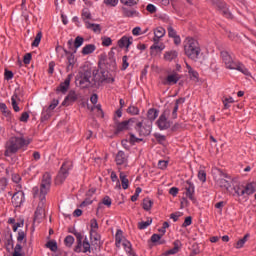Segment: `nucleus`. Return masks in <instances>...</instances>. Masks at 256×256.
Returning <instances> with one entry per match:
<instances>
[{
    "instance_id": "1",
    "label": "nucleus",
    "mask_w": 256,
    "mask_h": 256,
    "mask_svg": "<svg viewBox=\"0 0 256 256\" xmlns=\"http://www.w3.org/2000/svg\"><path fill=\"white\" fill-rule=\"evenodd\" d=\"M49 189H51V174L46 172L42 177L40 187L35 186L32 189L33 197H38L40 200L34 214L35 221H40V219L45 217V196L49 193Z\"/></svg>"
},
{
    "instance_id": "2",
    "label": "nucleus",
    "mask_w": 256,
    "mask_h": 256,
    "mask_svg": "<svg viewBox=\"0 0 256 256\" xmlns=\"http://www.w3.org/2000/svg\"><path fill=\"white\" fill-rule=\"evenodd\" d=\"M31 143V138H25L23 136H13L6 143V150L4 152L5 157H11L18 151H27Z\"/></svg>"
},
{
    "instance_id": "3",
    "label": "nucleus",
    "mask_w": 256,
    "mask_h": 256,
    "mask_svg": "<svg viewBox=\"0 0 256 256\" xmlns=\"http://www.w3.org/2000/svg\"><path fill=\"white\" fill-rule=\"evenodd\" d=\"M221 57L226 69L240 71V73H243V75H250L249 70L245 68V65L239 61L233 60L229 52L222 51Z\"/></svg>"
},
{
    "instance_id": "4",
    "label": "nucleus",
    "mask_w": 256,
    "mask_h": 256,
    "mask_svg": "<svg viewBox=\"0 0 256 256\" xmlns=\"http://www.w3.org/2000/svg\"><path fill=\"white\" fill-rule=\"evenodd\" d=\"M184 53L189 57V59H192L193 61L199 59V55H201L199 42L191 37H187L184 40Z\"/></svg>"
},
{
    "instance_id": "5",
    "label": "nucleus",
    "mask_w": 256,
    "mask_h": 256,
    "mask_svg": "<svg viewBox=\"0 0 256 256\" xmlns=\"http://www.w3.org/2000/svg\"><path fill=\"white\" fill-rule=\"evenodd\" d=\"M96 77L97 76L93 77L91 71H85L79 74L77 81L82 89H87V87H91L97 83Z\"/></svg>"
},
{
    "instance_id": "6",
    "label": "nucleus",
    "mask_w": 256,
    "mask_h": 256,
    "mask_svg": "<svg viewBox=\"0 0 256 256\" xmlns=\"http://www.w3.org/2000/svg\"><path fill=\"white\" fill-rule=\"evenodd\" d=\"M72 167H73V162H71V160H66L62 164L60 171L56 177L57 185L63 183L65 181V179H67V177H69V171H71Z\"/></svg>"
},
{
    "instance_id": "7",
    "label": "nucleus",
    "mask_w": 256,
    "mask_h": 256,
    "mask_svg": "<svg viewBox=\"0 0 256 256\" xmlns=\"http://www.w3.org/2000/svg\"><path fill=\"white\" fill-rule=\"evenodd\" d=\"M171 112L169 110H165L159 117L156 122V125L160 131H166V129H170L173 125V122L169 120V114Z\"/></svg>"
},
{
    "instance_id": "8",
    "label": "nucleus",
    "mask_w": 256,
    "mask_h": 256,
    "mask_svg": "<svg viewBox=\"0 0 256 256\" xmlns=\"http://www.w3.org/2000/svg\"><path fill=\"white\" fill-rule=\"evenodd\" d=\"M214 5L217 7V9H219L220 13L226 17V19H232L233 14H231V11H229V8L225 2L221 0H215Z\"/></svg>"
},
{
    "instance_id": "9",
    "label": "nucleus",
    "mask_w": 256,
    "mask_h": 256,
    "mask_svg": "<svg viewBox=\"0 0 256 256\" xmlns=\"http://www.w3.org/2000/svg\"><path fill=\"white\" fill-rule=\"evenodd\" d=\"M135 130L139 133L140 137H147V135H151V125L144 126L142 122L136 123Z\"/></svg>"
},
{
    "instance_id": "10",
    "label": "nucleus",
    "mask_w": 256,
    "mask_h": 256,
    "mask_svg": "<svg viewBox=\"0 0 256 256\" xmlns=\"http://www.w3.org/2000/svg\"><path fill=\"white\" fill-rule=\"evenodd\" d=\"M181 79V75L176 71L169 73L164 79V85H177V82Z\"/></svg>"
},
{
    "instance_id": "11",
    "label": "nucleus",
    "mask_w": 256,
    "mask_h": 256,
    "mask_svg": "<svg viewBox=\"0 0 256 256\" xmlns=\"http://www.w3.org/2000/svg\"><path fill=\"white\" fill-rule=\"evenodd\" d=\"M133 123H135V119L125 120L116 125V133H121L123 131H127L133 127Z\"/></svg>"
},
{
    "instance_id": "12",
    "label": "nucleus",
    "mask_w": 256,
    "mask_h": 256,
    "mask_svg": "<svg viewBox=\"0 0 256 256\" xmlns=\"http://www.w3.org/2000/svg\"><path fill=\"white\" fill-rule=\"evenodd\" d=\"M185 195L190 199V201L195 202V185L191 181H186L185 185Z\"/></svg>"
},
{
    "instance_id": "13",
    "label": "nucleus",
    "mask_w": 256,
    "mask_h": 256,
    "mask_svg": "<svg viewBox=\"0 0 256 256\" xmlns=\"http://www.w3.org/2000/svg\"><path fill=\"white\" fill-rule=\"evenodd\" d=\"M77 99H79V95L77 94V92L71 90L62 102V106L69 107V105H73V103H75Z\"/></svg>"
},
{
    "instance_id": "14",
    "label": "nucleus",
    "mask_w": 256,
    "mask_h": 256,
    "mask_svg": "<svg viewBox=\"0 0 256 256\" xmlns=\"http://www.w3.org/2000/svg\"><path fill=\"white\" fill-rule=\"evenodd\" d=\"M12 203L16 207H21L23 203H25V192L24 191H18L12 196Z\"/></svg>"
},
{
    "instance_id": "15",
    "label": "nucleus",
    "mask_w": 256,
    "mask_h": 256,
    "mask_svg": "<svg viewBox=\"0 0 256 256\" xmlns=\"http://www.w3.org/2000/svg\"><path fill=\"white\" fill-rule=\"evenodd\" d=\"M90 239L93 241H99V236H97V229H99V224L97 223V219H92L90 221Z\"/></svg>"
},
{
    "instance_id": "16",
    "label": "nucleus",
    "mask_w": 256,
    "mask_h": 256,
    "mask_svg": "<svg viewBox=\"0 0 256 256\" xmlns=\"http://www.w3.org/2000/svg\"><path fill=\"white\" fill-rule=\"evenodd\" d=\"M65 55L67 59V71H71L73 67H75V63H77V58H75V54L65 50Z\"/></svg>"
},
{
    "instance_id": "17",
    "label": "nucleus",
    "mask_w": 256,
    "mask_h": 256,
    "mask_svg": "<svg viewBox=\"0 0 256 256\" xmlns=\"http://www.w3.org/2000/svg\"><path fill=\"white\" fill-rule=\"evenodd\" d=\"M73 78V75L69 74L64 82H62L59 87L57 88V91H60V93H65L66 91H69V86L71 85V79Z\"/></svg>"
},
{
    "instance_id": "18",
    "label": "nucleus",
    "mask_w": 256,
    "mask_h": 256,
    "mask_svg": "<svg viewBox=\"0 0 256 256\" xmlns=\"http://www.w3.org/2000/svg\"><path fill=\"white\" fill-rule=\"evenodd\" d=\"M127 159V154L120 150L115 156V163L116 165H127Z\"/></svg>"
},
{
    "instance_id": "19",
    "label": "nucleus",
    "mask_w": 256,
    "mask_h": 256,
    "mask_svg": "<svg viewBox=\"0 0 256 256\" xmlns=\"http://www.w3.org/2000/svg\"><path fill=\"white\" fill-rule=\"evenodd\" d=\"M133 44V37L131 36H123L118 41V46L123 49V47H126V49H129V46Z\"/></svg>"
},
{
    "instance_id": "20",
    "label": "nucleus",
    "mask_w": 256,
    "mask_h": 256,
    "mask_svg": "<svg viewBox=\"0 0 256 256\" xmlns=\"http://www.w3.org/2000/svg\"><path fill=\"white\" fill-rule=\"evenodd\" d=\"M179 57V52L177 50H169L164 53V61H175Z\"/></svg>"
},
{
    "instance_id": "21",
    "label": "nucleus",
    "mask_w": 256,
    "mask_h": 256,
    "mask_svg": "<svg viewBox=\"0 0 256 256\" xmlns=\"http://www.w3.org/2000/svg\"><path fill=\"white\" fill-rule=\"evenodd\" d=\"M165 33H166L165 28L157 27L154 30V38H153L154 43H159V40L165 37Z\"/></svg>"
},
{
    "instance_id": "22",
    "label": "nucleus",
    "mask_w": 256,
    "mask_h": 256,
    "mask_svg": "<svg viewBox=\"0 0 256 256\" xmlns=\"http://www.w3.org/2000/svg\"><path fill=\"white\" fill-rule=\"evenodd\" d=\"M122 247H124V251L130 255V256H137L135 255V252H133V245L131 244V242L127 239H124L122 241Z\"/></svg>"
},
{
    "instance_id": "23",
    "label": "nucleus",
    "mask_w": 256,
    "mask_h": 256,
    "mask_svg": "<svg viewBox=\"0 0 256 256\" xmlns=\"http://www.w3.org/2000/svg\"><path fill=\"white\" fill-rule=\"evenodd\" d=\"M73 234L75 235L76 239H77V245L74 248V251L76 253H81V245L83 242V234H81V232H73Z\"/></svg>"
},
{
    "instance_id": "24",
    "label": "nucleus",
    "mask_w": 256,
    "mask_h": 256,
    "mask_svg": "<svg viewBox=\"0 0 256 256\" xmlns=\"http://www.w3.org/2000/svg\"><path fill=\"white\" fill-rule=\"evenodd\" d=\"M85 27H86V29L93 31V33H96L98 35L101 33V25L100 24L86 22Z\"/></svg>"
},
{
    "instance_id": "25",
    "label": "nucleus",
    "mask_w": 256,
    "mask_h": 256,
    "mask_svg": "<svg viewBox=\"0 0 256 256\" xmlns=\"http://www.w3.org/2000/svg\"><path fill=\"white\" fill-rule=\"evenodd\" d=\"M122 15L124 17H139V12L135 9L122 8Z\"/></svg>"
},
{
    "instance_id": "26",
    "label": "nucleus",
    "mask_w": 256,
    "mask_h": 256,
    "mask_svg": "<svg viewBox=\"0 0 256 256\" xmlns=\"http://www.w3.org/2000/svg\"><path fill=\"white\" fill-rule=\"evenodd\" d=\"M185 103V98H179L176 100L173 110H172V119H177V112L179 111V105Z\"/></svg>"
},
{
    "instance_id": "27",
    "label": "nucleus",
    "mask_w": 256,
    "mask_h": 256,
    "mask_svg": "<svg viewBox=\"0 0 256 256\" xmlns=\"http://www.w3.org/2000/svg\"><path fill=\"white\" fill-rule=\"evenodd\" d=\"M143 141L141 138H137L134 134H130L126 140L122 141V145H126V143H130L131 145H135V143H139Z\"/></svg>"
},
{
    "instance_id": "28",
    "label": "nucleus",
    "mask_w": 256,
    "mask_h": 256,
    "mask_svg": "<svg viewBox=\"0 0 256 256\" xmlns=\"http://www.w3.org/2000/svg\"><path fill=\"white\" fill-rule=\"evenodd\" d=\"M123 241H125V239H123V231L117 230L115 235V245L118 249L121 248V243H123Z\"/></svg>"
},
{
    "instance_id": "29",
    "label": "nucleus",
    "mask_w": 256,
    "mask_h": 256,
    "mask_svg": "<svg viewBox=\"0 0 256 256\" xmlns=\"http://www.w3.org/2000/svg\"><path fill=\"white\" fill-rule=\"evenodd\" d=\"M57 105H59V100H53L51 102V104L49 105L46 114H44V119H49V117H51V111H53V109H55V107H57Z\"/></svg>"
},
{
    "instance_id": "30",
    "label": "nucleus",
    "mask_w": 256,
    "mask_h": 256,
    "mask_svg": "<svg viewBox=\"0 0 256 256\" xmlns=\"http://www.w3.org/2000/svg\"><path fill=\"white\" fill-rule=\"evenodd\" d=\"M81 18L85 25H87V23H90L89 20L92 19V16H91V12L89 11V9L85 8L82 10Z\"/></svg>"
},
{
    "instance_id": "31",
    "label": "nucleus",
    "mask_w": 256,
    "mask_h": 256,
    "mask_svg": "<svg viewBox=\"0 0 256 256\" xmlns=\"http://www.w3.org/2000/svg\"><path fill=\"white\" fill-rule=\"evenodd\" d=\"M163 234H153L151 236L152 243H157V245H164L165 240L161 239Z\"/></svg>"
},
{
    "instance_id": "32",
    "label": "nucleus",
    "mask_w": 256,
    "mask_h": 256,
    "mask_svg": "<svg viewBox=\"0 0 256 256\" xmlns=\"http://www.w3.org/2000/svg\"><path fill=\"white\" fill-rule=\"evenodd\" d=\"M95 49H97V47H95L94 44H88L83 47L82 54L83 55H91V53H93L95 51Z\"/></svg>"
},
{
    "instance_id": "33",
    "label": "nucleus",
    "mask_w": 256,
    "mask_h": 256,
    "mask_svg": "<svg viewBox=\"0 0 256 256\" xmlns=\"http://www.w3.org/2000/svg\"><path fill=\"white\" fill-rule=\"evenodd\" d=\"M81 253H91V244H89V240H87V238L82 242Z\"/></svg>"
},
{
    "instance_id": "34",
    "label": "nucleus",
    "mask_w": 256,
    "mask_h": 256,
    "mask_svg": "<svg viewBox=\"0 0 256 256\" xmlns=\"http://www.w3.org/2000/svg\"><path fill=\"white\" fill-rule=\"evenodd\" d=\"M120 181L123 189H129V179H127V175L124 172H120Z\"/></svg>"
},
{
    "instance_id": "35",
    "label": "nucleus",
    "mask_w": 256,
    "mask_h": 256,
    "mask_svg": "<svg viewBox=\"0 0 256 256\" xmlns=\"http://www.w3.org/2000/svg\"><path fill=\"white\" fill-rule=\"evenodd\" d=\"M17 241H18L17 244L21 245L23 243V245H25V243H27V234H25V232L23 231H19L17 236Z\"/></svg>"
},
{
    "instance_id": "36",
    "label": "nucleus",
    "mask_w": 256,
    "mask_h": 256,
    "mask_svg": "<svg viewBox=\"0 0 256 256\" xmlns=\"http://www.w3.org/2000/svg\"><path fill=\"white\" fill-rule=\"evenodd\" d=\"M158 116H159V112H157L156 109H149L148 112H147V118L150 121H155Z\"/></svg>"
},
{
    "instance_id": "37",
    "label": "nucleus",
    "mask_w": 256,
    "mask_h": 256,
    "mask_svg": "<svg viewBox=\"0 0 256 256\" xmlns=\"http://www.w3.org/2000/svg\"><path fill=\"white\" fill-rule=\"evenodd\" d=\"M142 207L145 211H151V208L153 207V202L149 198H145L142 203Z\"/></svg>"
},
{
    "instance_id": "38",
    "label": "nucleus",
    "mask_w": 256,
    "mask_h": 256,
    "mask_svg": "<svg viewBox=\"0 0 256 256\" xmlns=\"http://www.w3.org/2000/svg\"><path fill=\"white\" fill-rule=\"evenodd\" d=\"M253 193H255V186H253L252 183L247 184L244 187V194L245 195H253Z\"/></svg>"
},
{
    "instance_id": "39",
    "label": "nucleus",
    "mask_w": 256,
    "mask_h": 256,
    "mask_svg": "<svg viewBox=\"0 0 256 256\" xmlns=\"http://www.w3.org/2000/svg\"><path fill=\"white\" fill-rule=\"evenodd\" d=\"M249 239V234H246L243 238H241L240 240H238V242L236 243V249H242V247L245 245V243H247V240Z\"/></svg>"
},
{
    "instance_id": "40",
    "label": "nucleus",
    "mask_w": 256,
    "mask_h": 256,
    "mask_svg": "<svg viewBox=\"0 0 256 256\" xmlns=\"http://www.w3.org/2000/svg\"><path fill=\"white\" fill-rule=\"evenodd\" d=\"M151 223H153L152 219H148L147 221H142L138 223V229H147V227H149V225H151Z\"/></svg>"
},
{
    "instance_id": "41",
    "label": "nucleus",
    "mask_w": 256,
    "mask_h": 256,
    "mask_svg": "<svg viewBox=\"0 0 256 256\" xmlns=\"http://www.w3.org/2000/svg\"><path fill=\"white\" fill-rule=\"evenodd\" d=\"M64 243H65L66 247H72L73 244L75 243V238L71 235H68L64 239Z\"/></svg>"
},
{
    "instance_id": "42",
    "label": "nucleus",
    "mask_w": 256,
    "mask_h": 256,
    "mask_svg": "<svg viewBox=\"0 0 256 256\" xmlns=\"http://www.w3.org/2000/svg\"><path fill=\"white\" fill-rule=\"evenodd\" d=\"M231 103H235V100L233 99V97L224 98L223 99L224 109H229V107H231Z\"/></svg>"
},
{
    "instance_id": "43",
    "label": "nucleus",
    "mask_w": 256,
    "mask_h": 256,
    "mask_svg": "<svg viewBox=\"0 0 256 256\" xmlns=\"http://www.w3.org/2000/svg\"><path fill=\"white\" fill-rule=\"evenodd\" d=\"M42 37H43V34L41 32H38L34 41L32 42V47H39Z\"/></svg>"
},
{
    "instance_id": "44",
    "label": "nucleus",
    "mask_w": 256,
    "mask_h": 256,
    "mask_svg": "<svg viewBox=\"0 0 256 256\" xmlns=\"http://www.w3.org/2000/svg\"><path fill=\"white\" fill-rule=\"evenodd\" d=\"M21 251H23V246H21V244H16L12 256H23Z\"/></svg>"
},
{
    "instance_id": "45",
    "label": "nucleus",
    "mask_w": 256,
    "mask_h": 256,
    "mask_svg": "<svg viewBox=\"0 0 256 256\" xmlns=\"http://www.w3.org/2000/svg\"><path fill=\"white\" fill-rule=\"evenodd\" d=\"M12 101V107L16 113H19L21 109L19 108V105H17V96H12L11 97Z\"/></svg>"
},
{
    "instance_id": "46",
    "label": "nucleus",
    "mask_w": 256,
    "mask_h": 256,
    "mask_svg": "<svg viewBox=\"0 0 256 256\" xmlns=\"http://www.w3.org/2000/svg\"><path fill=\"white\" fill-rule=\"evenodd\" d=\"M113 40L110 37L104 36L102 37V45L103 47H111Z\"/></svg>"
},
{
    "instance_id": "47",
    "label": "nucleus",
    "mask_w": 256,
    "mask_h": 256,
    "mask_svg": "<svg viewBox=\"0 0 256 256\" xmlns=\"http://www.w3.org/2000/svg\"><path fill=\"white\" fill-rule=\"evenodd\" d=\"M187 70L189 75H191V77H193L194 79H197V77H199V73H197V71L193 70V68L189 65L186 64Z\"/></svg>"
},
{
    "instance_id": "48",
    "label": "nucleus",
    "mask_w": 256,
    "mask_h": 256,
    "mask_svg": "<svg viewBox=\"0 0 256 256\" xmlns=\"http://www.w3.org/2000/svg\"><path fill=\"white\" fill-rule=\"evenodd\" d=\"M83 41H85V39H83V37L81 36H77L75 38V41H74V46L76 49H79V47H81V45H83Z\"/></svg>"
},
{
    "instance_id": "49",
    "label": "nucleus",
    "mask_w": 256,
    "mask_h": 256,
    "mask_svg": "<svg viewBox=\"0 0 256 256\" xmlns=\"http://www.w3.org/2000/svg\"><path fill=\"white\" fill-rule=\"evenodd\" d=\"M119 0H104V5L107 7H117Z\"/></svg>"
},
{
    "instance_id": "50",
    "label": "nucleus",
    "mask_w": 256,
    "mask_h": 256,
    "mask_svg": "<svg viewBox=\"0 0 256 256\" xmlns=\"http://www.w3.org/2000/svg\"><path fill=\"white\" fill-rule=\"evenodd\" d=\"M198 179L199 181H202V183H205L207 181V173H205V170H200L198 172Z\"/></svg>"
},
{
    "instance_id": "51",
    "label": "nucleus",
    "mask_w": 256,
    "mask_h": 256,
    "mask_svg": "<svg viewBox=\"0 0 256 256\" xmlns=\"http://www.w3.org/2000/svg\"><path fill=\"white\" fill-rule=\"evenodd\" d=\"M46 247H47L48 249H50V251L55 252V251H57V242H55V241H49V242H47Z\"/></svg>"
},
{
    "instance_id": "52",
    "label": "nucleus",
    "mask_w": 256,
    "mask_h": 256,
    "mask_svg": "<svg viewBox=\"0 0 256 256\" xmlns=\"http://www.w3.org/2000/svg\"><path fill=\"white\" fill-rule=\"evenodd\" d=\"M127 113H129L130 115H139V108L135 106H130L127 108Z\"/></svg>"
},
{
    "instance_id": "53",
    "label": "nucleus",
    "mask_w": 256,
    "mask_h": 256,
    "mask_svg": "<svg viewBox=\"0 0 256 256\" xmlns=\"http://www.w3.org/2000/svg\"><path fill=\"white\" fill-rule=\"evenodd\" d=\"M152 51H163V49H165V46H163V44L159 45V42H154V44L151 46L150 48Z\"/></svg>"
},
{
    "instance_id": "54",
    "label": "nucleus",
    "mask_w": 256,
    "mask_h": 256,
    "mask_svg": "<svg viewBox=\"0 0 256 256\" xmlns=\"http://www.w3.org/2000/svg\"><path fill=\"white\" fill-rule=\"evenodd\" d=\"M120 3H122L123 5H127L128 7H133L137 5V1L135 0H120Z\"/></svg>"
},
{
    "instance_id": "55",
    "label": "nucleus",
    "mask_w": 256,
    "mask_h": 256,
    "mask_svg": "<svg viewBox=\"0 0 256 256\" xmlns=\"http://www.w3.org/2000/svg\"><path fill=\"white\" fill-rule=\"evenodd\" d=\"M129 67V58L127 56L122 57V71H125Z\"/></svg>"
},
{
    "instance_id": "56",
    "label": "nucleus",
    "mask_w": 256,
    "mask_h": 256,
    "mask_svg": "<svg viewBox=\"0 0 256 256\" xmlns=\"http://www.w3.org/2000/svg\"><path fill=\"white\" fill-rule=\"evenodd\" d=\"M168 30V37H177V31H175V29H173L171 26H168L167 28Z\"/></svg>"
},
{
    "instance_id": "57",
    "label": "nucleus",
    "mask_w": 256,
    "mask_h": 256,
    "mask_svg": "<svg viewBox=\"0 0 256 256\" xmlns=\"http://www.w3.org/2000/svg\"><path fill=\"white\" fill-rule=\"evenodd\" d=\"M4 77L6 81H11V79H13V72L9 70H5Z\"/></svg>"
},
{
    "instance_id": "58",
    "label": "nucleus",
    "mask_w": 256,
    "mask_h": 256,
    "mask_svg": "<svg viewBox=\"0 0 256 256\" xmlns=\"http://www.w3.org/2000/svg\"><path fill=\"white\" fill-rule=\"evenodd\" d=\"M191 223H193V219L191 218V216H188L185 218L184 223L182 224V227H189Z\"/></svg>"
},
{
    "instance_id": "59",
    "label": "nucleus",
    "mask_w": 256,
    "mask_h": 256,
    "mask_svg": "<svg viewBox=\"0 0 256 256\" xmlns=\"http://www.w3.org/2000/svg\"><path fill=\"white\" fill-rule=\"evenodd\" d=\"M146 10L148 11V13H156L157 7H155V5L153 4H148Z\"/></svg>"
},
{
    "instance_id": "60",
    "label": "nucleus",
    "mask_w": 256,
    "mask_h": 256,
    "mask_svg": "<svg viewBox=\"0 0 256 256\" xmlns=\"http://www.w3.org/2000/svg\"><path fill=\"white\" fill-rule=\"evenodd\" d=\"M235 193L238 197H243V195H245V190L242 187H237Z\"/></svg>"
},
{
    "instance_id": "61",
    "label": "nucleus",
    "mask_w": 256,
    "mask_h": 256,
    "mask_svg": "<svg viewBox=\"0 0 256 256\" xmlns=\"http://www.w3.org/2000/svg\"><path fill=\"white\" fill-rule=\"evenodd\" d=\"M20 121L22 123H27V121H29V113H27V112L22 113V115L20 117Z\"/></svg>"
},
{
    "instance_id": "62",
    "label": "nucleus",
    "mask_w": 256,
    "mask_h": 256,
    "mask_svg": "<svg viewBox=\"0 0 256 256\" xmlns=\"http://www.w3.org/2000/svg\"><path fill=\"white\" fill-rule=\"evenodd\" d=\"M103 205H106V207H111V198L109 196H106L102 200Z\"/></svg>"
},
{
    "instance_id": "63",
    "label": "nucleus",
    "mask_w": 256,
    "mask_h": 256,
    "mask_svg": "<svg viewBox=\"0 0 256 256\" xmlns=\"http://www.w3.org/2000/svg\"><path fill=\"white\" fill-rule=\"evenodd\" d=\"M220 186L225 187V189H229V187H231V184L229 183V181H227L225 179H221L220 180Z\"/></svg>"
},
{
    "instance_id": "64",
    "label": "nucleus",
    "mask_w": 256,
    "mask_h": 256,
    "mask_svg": "<svg viewBox=\"0 0 256 256\" xmlns=\"http://www.w3.org/2000/svg\"><path fill=\"white\" fill-rule=\"evenodd\" d=\"M23 63H24L25 65H29V63H31V53H27V54L24 56Z\"/></svg>"
}]
</instances>
